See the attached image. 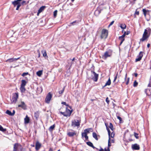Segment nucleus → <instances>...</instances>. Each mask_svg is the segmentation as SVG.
Masks as SVG:
<instances>
[{
	"label": "nucleus",
	"mask_w": 151,
	"mask_h": 151,
	"mask_svg": "<svg viewBox=\"0 0 151 151\" xmlns=\"http://www.w3.org/2000/svg\"><path fill=\"white\" fill-rule=\"evenodd\" d=\"M151 32V29L150 27L147 28L145 29L144 32L143 34L142 37L140 39V41L144 42L149 37Z\"/></svg>",
	"instance_id": "1"
},
{
	"label": "nucleus",
	"mask_w": 151,
	"mask_h": 151,
	"mask_svg": "<svg viewBox=\"0 0 151 151\" xmlns=\"http://www.w3.org/2000/svg\"><path fill=\"white\" fill-rule=\"evenodd\" d=\"M112 51L109 49L105 52L104 54L102 55V58L104 59H106L108 57H110L111 55Z\"/></svg>",
	"instance_id": "2"
},
{
	"label": "nucleus",
	"mask_w": 151,
	"mask_h": 151,
	"mask_svg": "<svg viewBox=\"0 0 151 151\" xmlns=\"http://www.w3.org/2000/svg\"><path fill=\"white\" fill-rule=\"evenodd\" d=\"M108 35V31L106 29H104L102 30L101 35V39L103 38L106 39Z\"/></svg>",
	"instance_id": "3"
},
{
	"label": "nucleus",
	"mask_w": 151,
	"mask_h": 151,
	"mask_svg": "<svg viewBox=\"0 0 151 151\" xmlns=\"http://www.w3.org/2000/svg\"><path fill=\"white\" fill-rule=\"evenodd\" d=\"M81 122L78 120H73L72 121L71 126L74 127H78L80 125Z\"/></svg>",
	"instance_id": "4"
},
{
	"label": "nucleus",
	"mask_w": 151,
	"mask_h": 151,
	"mask_svg": "<svg viewBox=\"0 0 151 151\" xmlns=\"http://www.w3.org/2000/svg\"><path fill=\"white\" fill-rule=\"evenodd\" d=\"M91 73L93 75V77L92 78V79L94 81L96 82L98 79L99 74L96 73L93 70L91 71Z\"/></svg>",
	"instance_id": "5"
},
{
	"label": "nucleus",
	"mask_w": 151,
	"mask_h": 151,
	"mask_svg": "<svg viewBox=\"0 0 151 151\" xmlns=\"http://www.w3.org/2000/svg\"><path fill=\"white\" fill-rule=\"evenodd\" d=\"M123 41L124 40V37L126 35H128L130 32V31L129 30H127V31H125L124 30V29H125L126 28V26L125 24H123Z\"/></svg>",
	"instance_id": "6"
},
{
	"label": "nucleus",
	"mask_w": 151,
	"mask_h": 151,
	"mask_svg": "<svg viewBox=\"0 0 151 151\" xmlns=\"http://www.w3.org/2000/svg\"><path fill=\"white\" fill-rule=\"evenodd\" d=\"M52 97V94L50 92L47 95L45 99V101L46 103H49Z\"/></svg>",
	"instance_id": "7"
},
{
	"label": "nucleus",
	"mask_w": 151,
	"mask_h": 151,
	"mask_svg": "<svg viewBox=\"0 0 151 151\" xmlns=\"http://www.w3.org/2000/svg\"><path fill=\"white\" fill-rule=\"evenodd\" d=\"M22 0H16L12 2V4L14 5V7L17 6L21 5V2Z\"/></svg>",
	"instance_id": "8"
},
{
	"label": "nucleus",
	"mask_w": 151,
	"mask_h": 151,
	"mask_svg": "<svg viewBox=\"0 0 151 151\" xmlns=\"http://www.w3.org/2000/svg\"><path fill=\"white\" fill-rule=\"evenodd\" d=\"M143 52L141 51L139 52V55L137 56V58H136L135 59V62H137L140 61L143 57Z\"/></svg>",
	"instance_id": "9"
},
{
	"label": "nucleus",
	"mask_w": 151,
	"mask_h": 151,
	"mask_svg": "<svg viewBox=\"0 0 151 151\" xmlns=\"http://www.w3.org/2000/svg\"><path fill=\"white\" fill-rule=\"evenodd\" d=\"M18 107H21L24 110H26L27 109V105L24 101L21 102V104L18 105Z\"/></svg>",
	"instance_id": "10"
},
{
	"label": "nucleus",
	"mask_w": 151,
	"mask_h": 151,
	"mask_svg": "<svg viewBox=\"0 0 151 151\" xmlns=\"http://www.w3.org/2000/svg\"><path fill=\"white\" fill-rule=\"evenodd\" d=\"M132 148L133 150H138L140 149L139 146L137 144L132 145Z\"/></svg>",
	"instance_id": "11"
},
{
	"label": "nucleus",
	"mask_w": 151,
	"mask_h": 151,
	"mask_svg": "<svg viewBox=\"0 0 151 151\" xmlns=\"http://www.w3.org/2000/svg\"><path fill=\"white\" fill-rule=\"evenodd\" d=\"M18 98V93H15L14 95L12 97V101L13 102L15 103L16 102L17 99Z\"/></svg>",
	"instance_id": "12"
},
{
	"label": "nucleus",
	"mask_w": 151,
	"mask_h": 151,
	"mask_svg": "<svg viewBox=\"0 0 151 151\" xmlns=\"http://www.w3.org/2000/svg\"><path fill=\"white\" fill-rule=\"evenodd\" d=\"M19 144L17 143L14 144V145L13 151H19Z\"/></svg>",
	"instance_id": "13"
},
{
	"label": "nucleus",
	"mask_w": 151,
	"mask_h": 151,
	"mask_svg": "<svg viewBox=\"0 0 151 151\" xmlns=\"http://www.w3.org/2000/svg\"><path fill=\"white\" fill-rule=\"evenodd\" d=\"M71 109V110L69 109L67 107H66V111L65 112L67 115H68V116H70L71 114L73 111V110L72 109Z\"/></svg>",
	"instance_id": "14"
},
{
	"label": "nucleus",
	"mask_w": 151,
	"mask_h": 151,
	"mask_svg": "<svg viewBox=\"0 0 151 151\" xmlns=\"http://www.w3.org/2000/svg\"><path fill=\"white\" fill-rule=\"evenodd\" d=\"M41 146V144L38 141H37L35 145V149L37 151L39 150Z\"/></svg>",
	"instance_id": "15"
},
{
	"label": "nucleus",
	"mask_w": 151,
	"mask_h": 151,
	"mask_svg": "<svg viewBox=\"0 0 151 151\" xmlns=\"http://www.w3.org/2000/svg\"><path fill=\"white\" fill-rule=\"evenodd\" d=\"M92 135L93 137L96 140H98L100 137L99 135H97V134L95 132L93 133Z\"/></svg>",
	"instance_id": "16"
},
{
	"label": "nucleus",
	"mask_w": 151,
	"mask_h": 151,
	"mask_svg": "<svg viewBox=\"0 0 151 151\" xmlns=\"http://www.w3.org/2000/svg\"><path fill=\"white\" fill-rule=\"evenodd\" d=\"M19 58H10L6 60V62L9 63L12 62H13L14 61H16L17 60H18L19 59Z\"/></svg>",
	"instance_id": "17"
},
{
	"label": "nucleus",
	"mask_w": 151,
	"mask_h": 151,
	"mask_svg": "<svg viewBox=\"0 0 151 151\" xmlns=\"http://www.w3.org/2000/svg\"><path fill=\"white\" fill-rule=\"evenodd\" d=\"M29 121L30 119L29 117L27 115L24 119V123L25 124H28L29 122Z\"/></svg>",
	"instance_id": "18"
},
{
	"label": "nucleus",
	"mask_w": 151,
	"mask_h": 151,
	"mask_svg": "<svg viewBox=\"0 0 151 151\" xmlns=\"http://www.w3.org/2000/svg\"><path fill=\"white\" fill-rule=\"evenodd\" d=\"M46 8L45 6H42L38 10V12L37 13V15H38L43 10H44V9Z\"/></svg>",
	"instance_id": "19"
},
{
	"label": "nucleus",
	"mask_w": 151,
	"mask_h": 151,
	"mask_svg": "<svg viewBox=\"0 0 151 151\" xmlns=\"http://www.w3.org/2000/svg\"><path fill=\"white\" fill-rule=\"evenodd\" d=\"M76 134V133L75 132H69L67 133V135L70 137H72Z\"/></svg>",
	"instance_id": "20"
},
{
	"label": "nucleus",
	"mask_w": 151,
	"mask_h": 151,
	"mask_svg": "<svg viewBox=\"0 0 151 151\" xmlns=\"http://www.w3.org/2000/svg\"><path fill=\"white\" fill-rule=\"evenodd\" d=\"M145 92L147 95L148 96H150L151 95V92L149 89H147L145 90Z\"/></svg>",
	"instance_id": "21"
},
{
	"label": "nucleus",
	"mask_w": 151,
	"mask_h": 151,
	"mask_svg": "<svg viewBox=\"0 0 151 151\" xmlns=\"http://www.w3.org/2000/svg\"><path fill=\"white\" fill-rule=\"evenodd\" d=\"M41 52L43 54V57L45 58H47L48 57L46 52L45 50H42L41 51Z\"/></svg>",
	"instance_id": "22"
},
{
	"label": "nucleus",
	"mask_w": 151,
	"mask_h": 151,
	"mask_svg": "<svg viewBox=\"0 0 151 151\" xmlns=\"http://www.w3.org/2000/svg\"><path fill=\"white\" fill-rule=\"evenodd\" d=\"M27 83V81L24 80H22L21 81V86H25Z\"/></svg>",
	"instance_id": "23"
},
{
	"label": "nucleus",
	"mask_w": 151,
	"mask_h": 151,
	"mask_svg": "<svg viewBox=\"0 0 151 151\" xmlns=\"http://www.w3.org/2000/svg\"><path fill=\"white\" fill-rule=\"evenodd\" d=\"M78 22L76 20L75 21L71 23H70V24L69 25V26H71L72 25H74L76 24H78Z\"/></svg>",
	"instance_id": "24"
},
{
	"label": "nucleus",
	"mask_w": 151,
	"mask_h": 151,
	"mask_svg": "<svg viewBox=\"0 0 151 151\" xmlns=\"http://www.w3.org/2000/svg\"><path fill=\"white\" fill-rule=\"evenodd\" d=\"M20 90L22 93H24L26 90V89L25 88V86H21L20 88Z\"/></svg>",
	"instance_id": "25"
},
{
	"label": "nucleus",
	"mask_w": 151,
	"mask_h": 151,
	"mask_svg": "<svg viewBox=\"0 0 151 151\" xmlns=\"http://www.w3.org/2000/svg\"><path fill=\"white\" fill-rule=\"evenodd\" d=\"M91 130H92V129L91 128H89L86 129L84 130V132L87 134L88 133H89V131Z\"/></svg>",
	"instance_id": "26"
},
{
	"label": "nucleus",
	"mask_w": 151,
	"mask_h": 151,
	"mask_svg": "<svg viewBox=\"0 0 151 151\" xmlns=\"http://www.w3.org/2000/svg\"><path fill=\"white\" fill-rule=\"evenodd\" d=\"M39 112L38 111H36L35 112L34 114V117L37 119L39 117Z\"/></svg>",
	"instance_id": "27"
},
{
	"label": "nucleus",
	"mask_w": 151,
	"mask_h": 151,
	"mask_svg": "<svg viewBox=\"0 0 151 151\" xmlns=\"http://www.w3.org/2000/svg\"><path fill=\"white\" fill-rule=\"evenodd\" d=\"M55 127V125L54 124L53 125L49 127V130L50 132H52L53 131V129H54V128Z\"/></svg>",
	"instance_id": "28"
},
{
	"label": "nucleus",
	"mask_w": 151,
	"mask_h": 151,
	"mask_svg": "<svg viewBox=\"0 0 151 151\" xmlns=\"http://www.w3.org/2000/svg\"><path fill=\"white\" fill-rule=\"evenodd\" d=\"M42 74V70H40L37 72L36 73L37 75L38 76H41Z\"/></svg>",
	"instance_id": "29"
},
{
	"label": "nucleus",
	"mask_w": 151,
	"mask_h": 151,
	"mask_svg": "<svg viewBox=\"0 0 151 151\" xmlns=\"http://www.w3.org/2000/svg\"><path fill=\"white\" fill-rule=\"evenodd\" d=\"M111 80L109 78L108 80V81H107V82L106 83H105V85L104 86V87H105L106 86L108 85L109 86L111 84Z\"/></svg>",
	"instance_id": "30"
},
{
	"label": "nucleus",
	"mask_w": 151,
	"mask_h": 151,
	"mask_svg": "<svg viewBox=\"0 0 151 151\" xmlns=\"http://www.w3.org/2000/svg\"><path fill=\"white\" fill-rule=\"evenodd\" d=\"M18 147L19 149V151H26L25 149L20 144H19V147Z\"/></svg>",
	"instance_id": "31"
},
{
	"label": "nucleus",
	"mask_w": 151,
	"mask_h": 151,
	"mask_svg": "<svg viewBox=\"0 0 151 151\" xmlns=\"http://www.w3.org/2000/svg\"><path fill=\"white\" fill-rule=\"evenodd\" d=\"M6 113L10 116H12V112L9 110H7L6 111Z\"/></svg>",
	"instance_id": "32"
},
{
	"label": "nucleus",
	"mask_w": 151,
	"mask_h": 151,
	"mask_svg": "<svg viewBox=\"0 0 151 151\" xmlns=\"http://www.w3.org/2000/svg\"><path fill=\"white\" fill-rule=\"evenodd\" d=\"M119 40H121V41L120 44V45H121L123 43V35L119 37Z\"/></svg>",
	"instance_id": "33"
},
{
	"label": "nucleus",
	"mask_w": 151,
	"mask_h": 151,
	"mask_svg": "<svg viewBox=\"0 0 151 151\" xmlns=\"http://www.w3.org/2000/svg\"><path fill=\"white\" fill-rule=\"evenodd\" d=\"M109 128H110V129H111V130H112V131L113 130V129H114L113 126V124H112L111 123H110L109 126Z\"/></svg>",
	"instance_id": "34"
},
{
	"label": "nucleus",
	"mask_w": 151,
	"mask_h": 151,
	"mask_svg": "<svg viewBox=\"0 0 151 151\" xmlns=\"http://www.w3.org/2000/svg\"><path fill=\"white\" fill-rule=\"evenodd\" d=\"M65 87H64L61 90L59 91V94H62L63 93L65 89Z\"/></svg>",
	"instance_id": "35"
},
{
	"label": "nucleus",
	"mask_w": 151,
	"mask_h": 151,
	"mask_svg": "<svg viewBox=\"0 0 151 151\" xmlns=\"http://www.w3.org/2000/svg\"><path fill=\"white\" fill-rule=\"evenodd\" d=\"M111 146V144L110 142V137H109V139L108 142V148H109Z\"/></svg>",
	"instance_id": "36"
},
{
	"label": "nucleus",
	"mask_w": 151,
	"mask_h": 151,
	"mask_svg": "<svg viewBox=\"0 0 151 151\" xmlns=\"http://www.w3.org/2000/svg\"><path fill=\"white\" fill-rule=\"evenodd\" d=\"M86 144L89 146L91 147L93 145V143L89 141L86 142Z\"/></svg>",
	"instance_id": "37"
},
{
	"label": "nucleus",
	"mask_w": 151,
	"mask_h": 151,
	"mask_svg": "<svg viewBox=\"0 0 151 151\" xmlns=\"http://www.w3.org/2000/svg\"><path fill=\"white\" fill-rule=\"evenodd\" d=\"M0 131L3 132H4L6 131V129H4L1 125H0Z\"/></svg>",
	"instance_id": "38"
},
{
	"label": "nucleus",
	"mask_w": 151,
	"mask_h": 151,
	"mask_svg": "<svg viewBox=\"0 0 151 151\" xmlns=\"http://www.w3.org/2000/svg\"><path fill=\"white\" fill-rule=\"evenodd\" d=\"M137 9L135 11V12L134 13V17H136V15H139V12L137 11Z\"/></svg>",
	"instance_id": "39"
},
{
	"label": "nucleus",
	"mask_w": 151,
	"mask_h": 151,
	"mask_svg": "<svg viewBox=\"0 0 151 151\" xmlns=\"http://www.w3.org/2000/svg\"><path fill=\"white\" fill-rule=\"evenodd\" d=\"M60 113L61 114L63 115V116H64L67 117L68 116V115H67L65 113V112H62L61 111H60Z\"/></svg>",
	"instance_id": "40"
},
{
	"label": "nucleus",
	"mask_w": 151,
	"mask_h": 151,
	"mask_svg": "<svg viewBox=\"0 0 151 151\" xmlns=\"http://www.w3.org/2000/svg\"><path fill=\"white\" fill-rule=\"evenodd\" d=\"M106 129L107 130L108 132V135H109V137H110V133H111V132L110 131V130L109 129V128L108 127H106Z\"/></svg>",
	"instance_id": "41"
},
{
	"label": "nucleus",
	"mask_w": 151,
	"mask_h": 151,
	"mask_svg": "<svg viewBox=\"0 0 151 151\" xmlns=\"http://www.w3.org/2000/svg\"><path fill=\"white\" fill-rule=\"evenodd\" d=\"M138 85V83L136 81H134V82L133 86L134 87H136Z\"/></svg>",
	"instance_id": "42"
},
{
	"label": "nucleus",
	"mask_w": 151,
	"mask_h": 151,
	"mask_svg": "<svg viewBox=\"0 0 151 151\" xmlns=\"http://www.w3.org/2000/svg\"><path fill=\"white\" fill-rule=\"evenodd\" d=\"M142 11L143 12L144 15L145 16H146V15L147 12V10H146L145 9H143L142 10Z\"/></svg>",
	"instance_id": "43"
},
{
	"label": "nucleus",
	"mask_w": 151,
	"mask_h": 151,
	"mask_svg": "<svg viewBox=\"0 0 151 151\" xmlns=\"http://www.w3.org/2000/svg\"><path fill=\"white\" fill-rule=\"evenodd\" d=\"M57 10H56L54 11V12H53V15L54 17H55L57 16Z\"/></svg>",
	"instance_id": "44"
},
{
	"label": "nucleus",
	"mask_w": 151,
	"mask_h": 151,
	"mask_svg": "<svg viewBox=\"0 0 151 151\" xmlns=\"http://www.w3.org/2000/svg\"><path fill=\"white\" fill-rule=\"evenodd\" d=\"M138 134H137L136 132H134V136H135V138L137 139H138V138H139V137L138 136Z\"/></svg>",
	"instance_id": "45"
},
{
	"label": "nucleus",
	"mask_w": 151,
	"mask_h": 151,
	"mask_svg": "<svg viewBox=\"0 0 151 151\" xmlns=\"http://www.w3.org/2000/svg\"><path fill=\"white\" fill-rule=\"evenodd\" d=\"M117 118L119 120V123H122V118L118 116H117Z\"/></svg>",
	"instance_id": "46"
},
{
	"label": "nucleus",
	"mask_w": 151,
	"mask_h": 151,
	"mask_svg": "<svg viewBox=\"0 0 151 151\" xmlns=\"http://www.w3.org/2000/svg\"><path fill=\"white\" fill-rule=\"evenodd\" d=\"M82 136V137H84L86 136L87 135V134H86V133H84V132L82 133L81 134Z\"/></svg>",
	"instance_id": "47"
},
{
	"label": "nucleus",
	"mask_w": 151,
	"mask_h": 151,
	"mask_svg": "<svg viewBox=\"0 0 151 151\" xmlns=\"http://www.w3.org/2000/svg\"><path fill=\"white\" fill-rule=\"evenodd\" d=\"M97 12H98V14H99L100 13L101 10H96L95 11L94 13H96Z\"/></svg>",
	"instance_id": "48"
},
{
	"label": "nucleus",
	"mask_w": 151,
	"mask_h": 151,
	"mask_svg": "<svg viewBox=\"0 0 151 151\" xmlns=\"http://www.w3.org/2000/svg\"><path fill=\"white\" fill-rule=\"evenodd\" d=\"M115 134L113 132H112L111 134H110V137L113 138L114 137Z\"/></svg>",
	"instance_id": "49"
},
{
	"label": "nucleus",
	"mask_w": 151,
	"mask_h": 151,
	"mask_svg": "<svg viewBox=\"0 0 151 151\" xmlns=\"http://www.w3.org/2000/svg\"><path fill=\"white\" fill-rule=\"evenodd\" d=\"M28 74V73L27 72V73H22V76H26Z\"/></svg>",
	"instance_id": "50"
},
{
	"label": "nucleus",
	"mask_w": 151,
	"mask_h": 151,
	"mask_svg": "<svg viewBox=\"0 0 151 151\" xmlns=\"http://www.w3.org/2000/svg\"><path fill=\"white\" fill-rule=\"evenodd\" d=\"M114 22V21H113L111 22H110V24H109V25L108 27H109L110 26L112 25L113 24Z\"/></svg>",
	"instance_id": "51"
},
{
	"label": "nucleus",
	"mask_w": 151,
	"mask_h": 151,
	"mask_svg": "<svg viewBox=\"0 0 151 151\" xmlns=\"http://www.w3.org/2000/svg\"><path fill=\"white\" fill-rule=\"evenodd\" d=\"M106 103L109 104V99L107 97L106 99Z\"/></svg>",
	"instance_id": "52"
},
{
	"label": "nucleus",
	"mask_w": 151,
	"mask_h": 151,
	"mask_svg": "<svg viewBox=\"0 0 151 151\" xmlns=\"http://www.w3.org/2000/svg\"><path fill=\"white\" fill-rule=\"evenodd\" d=\"M129 78H128L127 79V82H126V84L127 85L129 83Z\"/></svg>",
	"instance_id": "53"
},
{
	"label": "nucleus",
	"mask_w": 151,
	"mask_h": 151,
	"mask_svg": "<svg viewBox=\"0 0 151 151\" xmlns=\"http://www.w3.org/2000/svg\"><path fill=\"white\" fill-rule=\"evenodd\" d=\"M17 6V7L16 8V10H18L19 7L21 6V5H18V6Z\"/></svg>",
	"instance_id": "54"
},
{
	"label": "nucleus",
	"mask_w": 151,
	"mask_h": 151,
	"mask_svg": "<svg viewBox=\"0 0 151 151\" xmlns=\"http://www.w3.org/2000/svg\"><path fill=\"white\" fill-rule=\"evenodd\" d=\"M66 106H68V107L70 108V109H72V107L70 106L68 104H66V105H65Z\"/></svg>",
	"instance_id": "55"
},
{
	"label": "nucleus",
	"mask_w": 151,
	"mask_h": 151,
	"mask_svg": "<svg viewBox=\"0 0 151 151\" xmlns=\"http://www.w3.org/2000/svg\"><path fill=\"white\" fill-rule=\"evenodd\" d=\"M110 151V149L109 148H108L107 149H106V148H105L104 149V151Z\"/></svg>",
	"instance_id": "56"
},
{
	"label": "nucleus",
	"mask_w": 151,
	"mask_h": 151,
	"mask_svg": "<svg viewBox=\"0 0 151 151\" xmlns=\"http://www.w3.org/2000/svg\"><path fill=\"white\" fill-rule=\"evenodd\" d=\"M26 3V1H22V2L21 3V5H23L24 3Z\"/></svg>",
	"instance_id": "57"
},
{
	"label": "nucleus",
	"mask_w": 151,
	"mask_h": 151,
	"mask_svg": "<svg viewBox=\"0 0 151 151\" xmlns=\"http://www.w3.org/2000/svg\"><path fill=\"white\" fill-rule=\"evenodd\" d=\"M61 104H62L64 105H66V102H62Z\"/></svg>",
	"instance_id": "58"
},
{
	"label": "nucleus",
	"mask_w": 151,
	"mask_h": 151,
	"mask_svg": "<svg viewBox=\"0 0 151 151\" xmlns=\"http://www.w3.org/2000/svg\"><path fill=\"white\" fill-rule=\"evenodd\" d=\"M15 114V111L14 110H13V112L12 113V116L14 115Z\"/></svg>",
	"instance_id": "59"
},
{
	"label": "nucleus",
	"mask_w": 151,
	"mask_h": 151,
	"mask_svg": "<svg viewBox=\"0 0 151 151\" xmlns=\"http://www.w3.org/2000/svg\"><path fill=\"white\" fill-rule=\"evenodd\" d=\"M99 151H104V150L102 148H101V149H100Z\"/></svg>",
	"instance_id": "60"
},
{
	"label": "nucleus",
	"mask_w": 151,
	"mask_h": 151,
	"mask_svg": "<svg viewBox=\"0 0 151 151\" xmlns=\"http://www.w3.org/2000/svg\"><path fill=\"white\" fill-rule=\"evenodd\" d=\"M99 151H104V150L102 148H101V149H100Z\"/></svg>",
	"instance_id": "61"
},
{
	"label": "nucleus",
	"mask_w": 151,
	"mask_h": 151,
	"mask_svg": "<svg viewBox=\"0 0 151 151\" xmlns=\"http://www.w3.org/2000/svg\"><path fill=\"white\" fill-rule=\"evenodd\" d=\"M134 75L135 77H137V76L138 74L137 73H134Z\"/></svg>",
	"instance_id": "62"
},
{
	"label": "nucleus",
	"mask_w": 151,
	"mask_h": 151,
	"mask_svg": "<svg viewBox=\"0 0 151 151\" xmlns=\"http://www.w3.org/2000/svg\"><path fill=\"white\" fill-rule=\"evenodd\" d=\"M85 139L86 140H88V137L87 136V135L85 137Z\"/></svg>",
	"instance_id": "63"
},
{
	"label": "nucleus",
	"mask_w": 151,
	"mask_h": 151,
	"mask_svg": "<svg viewBox=\"0 0 151 151\" xmlns=\"http://www.w3.org/2000/svg\"><path fill=\"white\" fill-rule=\"evenodd\" d=\"M119 26L122 29H123V25L122 24H121Z\"/></svg>",
	"instance_id": "64"
}]
</instances>
